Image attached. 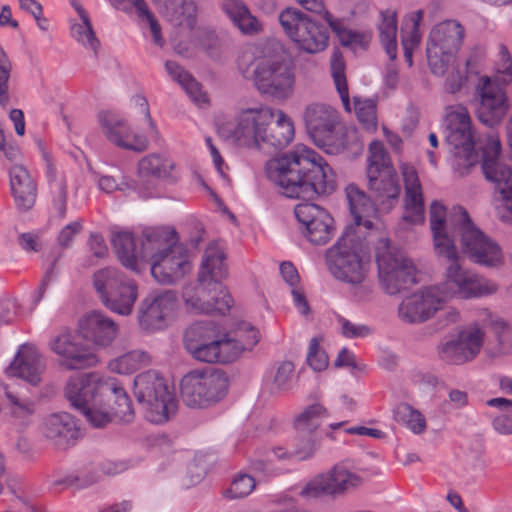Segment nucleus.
I'll return each instance as SVG.
<instances>
[{
  "instance_id": "f257e3e1",
  "label": "nucleus",
  "mask_w": 512,
  "mask_h": 512,
  "mask_svg": "<svg viewBox=\"0 0 512 512\" xmlns=\"http://www.w3.org/2000/svg\"><path fill=\"white\" fill-rule=\"evenodd\" d=\"M265 171L284 196L308 200L295 206V217L305 228L303 234L311 244H327L335 234L334 219L324 208L309 202L336 189L327 162L312 149L297 148L268 160Z\"/></svg>"
},
{
  "instance_id": "f03ea898",
  "label": "nucleus",
  "mask_w": 512,
  "mask_h": 512,
  "mask_svg": "<svg viewBox=\"0 0 512 512\" xmlns=\"http://www.w3.org/2000/svg\"><path fill=\"white\" fill-rule=\"evenodd\" d=\"M232 137L240 146L280 150L293 140L294 126L281 110L274 112L268 106L247 108L239 113Z\"/></svg>"
},
{
  "instance_id": "7ed1b4c3",
  "label": "nucleus",
  "mask_w": 512,
  "mask_h": 512,
  "mask_svg": "<svg viewBox=\"0 0 512 512\" xmlns=\"http://www.w3.org/2000/svg\"><path fill=\"white\" fill-rule=\"evenodd\" d=\"M439 209L435 208L432 221V237L434 250L439 257L445 258L449 265L445 270L444 282L437 286L440 289V295L444 297H458L460 299H472L494 294L498 286L468 270L460 263V254L456 245L448 239L443 231L439 217Z\"/></svg>"
},
{
  "instance_id": "20e7f679",
  "label": "nucleus",
  "mask_w": 512,
  "mask_h": 512,
  "mask_svg": "<svg viewBox=\"0 0 512 512\" xmlns=\"http://www.w3.org/2000/svg\"><path fill=\"white\" fill-rule=\"evenodd\" d=\"M439 209L443 231L455 245V236L459 238L461 253L473 263L484 266H496L501 262V249L472 221L468 211L455 206L449 213L443 204L433 201L430 205V228L432 229L433 212Z\"/></svg>"
},
{
  "instance_id": "39448f33",
  "label": "nucleus",
  "mask_w": 512,
  "mask_h": 512,
  "mask_svg": "<svg viewBox=\"0 0 512 512\" xmlns=\"http://www.w3.org/2000/svg\"><path fill=\"white\" fill-rule=\"evenodd\" d=\"M242 76L253 82L261 95L277 100H286L294 92L295 65L284 52L254 58L249 51H243L237 60Z\"/></svg>"
},
{
  "instance_id": "423d86ee",
  "label": "nucleus",
  "mask_w": 512,
  "mask_h": 512,
  "mask_svg": "<svg viewBox=\"0 0 512 512\" xmlns=\"http://www.w3.org/2000/svg\"><path fill=\"white\" fill-rule=\"evenodd\" d=\"M366 254L365 240L354 229L348 228L325 251L324 258L333 278L356 286L365 281L369 271V262L365 260Z\"/></svg>"
},
{
  "instance_id": "0eeeda50",
  "label": "nucleus",
  "mask_w": 512,
  "mask_h": 512,
  "mask_svg": "<svg viewBox=\"0 0 512 512\" xmlns=\"http://www.w3.org/2000/svg\"><path fill=\"white\" fill-rule=\"evenodd\" d=\"M134 395L152 423H165L177 411L175 396L157 371L149 370L135 377Z\"/></svg>"
},
{
  "instance_id": "6e6552de",
  "label": "nucleus",
  "mask_w": 512,
  "mask_h": 512,
  "mask_svg": "<svg viewBox=\"0 0 512 512\" xmlns=\"http://www.w3.org/2000/svg\"><path fill=\"white\" fill-rule=\"evenodd\" d=\"M378 274L383 290L396 295L416 283V269L411 260L397 248L391 246L388 238H380L375 248Z\"/></svg>"
},
{
  "instance_id": "1a4fd4ad",
  "label": "nucleus",
  "mask_w": 512,
  "mask_h": 512,
  "mask_svg": "<svg viewBox=\"0 0 512 512\" xmlns=\"http://www.w3.org/2000/svg\"><path fill=\"white\" fill-rule=\"evenodd\" d=\"M229 381L220 369L191 371L180 384V396L190 408H206L220 402L228 393Z\"/></svg>"
},
{
  "instance_id": "9d476101",
  "label": "nucleus",
  "mask_w": 512,
  "mask_h": 512,
  "mask_svg": "<svg viewBox=\"0 0 512 512\" xmlns=\"http://www.w3.org/2000/svg\"><path fill=\"white\" fill-rule=\"evenodd\" d=\"M93 284L106 308L123 316L132 313L138 297L134 280L114 268H105L94 274Z\"/></svg>"
},
{
  "instance_id": "9b49d317",
  "label": "nucleus",
  "mask_w": 512,
  "mask_h": 512,
  "mask_svg": "<svg viewBox=\"0 0 512 512\" xmlns=\"http://www.w3.org/2000/svg\"><path fill=\"white\" fill-rule=\"evenodd\" d=\"M464 29L459 22L447 20L436 25L430 32L426 55L431 72L443 76L454 60V54L461 47Z\"/></svg>"
},
{
  "instance_id": "f8f14e48",
  "label": "nucleus",
  "mask_w": 512,
  "mask_h": 512,
  "mask_svg": "<svg viewBox=\"0 0 512 512\" xmlns=\"http://www.w3.org/2000/svg\"><path fill=\"white\" fill-rule=\"evenodd\" d=\"M286 35L303 51L316 54L328 46L327 29L296 8L287 7L279 14Z\"/></svg>"
},
{
  "instance_id": "ddd939ff",
  "label": "nucleus",
  "mask_w": 512,
  "mask_h": 512,
  "mask_svg": "<svg viewBox=\"0 0 512 512\" xmlns=\"http://www.w3.org/2000/svg\"><path fill=\"white\" fill-rule=\"evenodd\" d=\"M80 333L67 327L51 336L48 347L58 356L59 365L67 370L86 369L94 366L98 359L88 344L82 343Z\"/></svg>"
},
{
  "instance_id": "4468645a",
  "label": "nucleus",
  "mask_w": 512,
  "mask_h": 512,
  "mask_svg": "<svg viewBox=\"0 0 512 512\" xmlns=\"http://www.w3.org/2000/svg\"><path fill=\"white\" fill-rule=\"evenodd\" d=\"M182 297L188 310L194 313H227L232 306V297L225 286L216 287L215 283L201 279L197 283L184 287Z\"/></svg>"
},
{
  "instance_id": "2eb2a0df",
  "label": "nucleus",
  "mask_w": 512,
  "mask_h": 512,
  "mask_svg": "<svg viewBox=\"0 0 512 512\" xmlns=\"http://www.w3.org/2000/svg\"><path fill=\"white\" fill-rule=\"evenodd\" d=\"M474 101L476 117L491 128L502 122L510 108L506 92L488 76L479 78Z\"/></svg>"
},
{
  "instance_id": "dca6fc26",
  "label": "nucleus",
  "mask_w": 512,
  "mask_h": 512,
  "mask_svg": "<svg viewBox=\"0 0 512 512\" xmlns=\"http://www.w3.org/2000/svg\"><path fill=\"white\" fill-rule=\"evenodd\" d=\"M501 143L490 138L482 150L481 168L487 181L494 183L503 200L512 199V167L499 162Z\"/></svg>"
},
{
  "instance_id": "f3484780",
  "label": "nucleus",
  "mask_w": 512,
  "mask_h": 512,
  "mask_svg": "<svg viewBox=\"0 0 512 512\" xmlns=\"http://www.w3.org/2000/svg\"><path fill=\"white\" fill-rule=\"evenodd\" d=\"M444 304L438 287H428L406 297L400 304V319L409 324L422 323L430 319Z\"/></svg>"
},
{
  "instance_id": "a211bd4d",
  "label": "nucleus",
  "mask_w": 512,
  "mask_h": 512,
  "mask_svg": "<svg viewBox=\"0 0 512 512\" xmlns=\"http://www.w3.org/2000/svg\"><path fill=\"white\" fill-rule=\"evenodd\" d=\"M178 306L173 290H165L154 297L144 299L139 308V325L146 331H157L166 327L167 320Z\"/></svg>"
},
{
  "instance_id": "6ab92c4d",
  "label": "nucleus",
  "mask_w": 512,
  "mask_h": 512,
  "mask_svg": "<svg viewBox=\"0 0 512 512\" xmlns=\"http://www.w3.org/2000/svg\"><path fill=\"white\" fill-rule=\"evenodd\" d=\"M484 333L478 327L459 332L456 339L438 346L439 357L448 363L463 364L473 360L480 352Z\"/></svg>"
},
{
  "instance_id": "aec40b11",
  "label": "nucleus",
  "mask_w": 512,
  "mask_h": 512,
  "mask_svg": "<svg viewBox=\"0 0 512 512\" xmlns=\"http://www.w3.org/2000/svg\"><path fill=\"white\" fill-rule=\"evenodd\" d=\"M105 381L106 379H101L94 373L71 377L65 386V397L79 412L91 405H100L102 404L100 391Z\"/></svg>"
},
{
  "instance_id": "412c9836",
  "label": "nucleus",
  "mask_w": 512,
  "mask_h": 512,
  "mask_svg": "<svg viewBox=\"0 0 512 512\" xmlns=\"http://www.w3.org/2000/svg\"><path fill=\"white\" fill-rule=\"evenodd\" d=\"M304 121L308 134L318 145L333 142L339 114L332 106L324 103L308 105L304 111Z\"/></svg>"
},
{
  "instance_id": "4be33fe9",
  "label": "nucleus",
  "mask_w": 512,
  "mask_h": 512,
  "mask_svg": "<svg viewBox=\"0 0 512 512\" xmlns=\"http://www.w3.org/2000/svg\"><path fill=\"white\" fill-rule=\"evenodd\" d=\"M41 431L44 438L60 451L74 446L80 437L75 418L67 412L53 413L45 417Z\"/></svg>"
},
{
  "instance_id": "5701e85b",
  "label": "nucleus",
  "mask_w": 512,
  "mask_h": 512,
  "mask_svg": "<svg viewBox=\"0 0 512 512\" xmlns=\"http://www.w3.org/2000/svg\"><path fill=\"white\" fill-rule=\"evenodd\" d=\"M102 132L114 145L136 152H142L148 147L146 137L132 133L128 124L119 115L102 111L98 114Z\"/></svg>"
},
{
  "instance_id": "b1692460",
  "label": "nucleus",
  "mask_w": 512,
  "mask_h": 512,
  "mask_svg": "<svg viewBox=\"0 0 512 512\" xmlns=\"http://www.w3.org/2000/svg\"><path fill=\"white\" fill-rule=\"evenodd\" d=\"M191 271L185 248L178 243L151 263V274L163 285H171Z\"/></svg>"
},
{
  "instance_id": "393cba45",
  "label": "nucleus",
  "mask_w": 512,
  "mask_h": 512,
  "mask_svg": "<svg viewBox=\"0 0 512 512\" xmlns=\"http://www.w3.org/2000/svg\"><path fill=\"white\" fill-rule=\"evenodd\" d=\"M367 195L375 204L390 209L397 202L400 195V185L396 170L384 168L383 171L374 168L367 169Z\"/></svg>"
},
{
  "instance_id": "a878e982",
  "label": "nucleus",
  "mask_w": 512,
  "mask_h": 512,
  "mask_svg": "<svg viewBox=\"0 0 512 512\" xmlns=\"http://www.w3.org/2000/svg\"><path fill=\"white\" fill-rule=\"evenodd\" d=\"M80 336L96 346L107 347L118 334V325L100 311L85 314L78 324Z\"/></svg>"
},
{
  "instance_id": "bb28decb",
  "label": "nucleus",
  "mask_w": 512,
  "mask_h": 512,
  "mask_svg": "<svg viewBox=\"0 0 512 512\" xmlns=\"http://www.w3.org/2000/svg\"><path fill=\"white\" fill-rule=\"evenodd\" d=\"M259 342L258 330L249 323H242L235 335L218 337L220 363H230L238 359L245 350H251Z\"/></svg>"
},
{
  "instance_id": "cd10ccee",
  "label": "nucleus",
  "mask_w": 512,
  "mask_h": 512,
  "mask_svg": "<svg viewBox=\"0 0 512 512\" xmlns=\"http://www.w3.org/2000/svg\"><path fill=\"white\" fill-rule=\"evenodd\" d=\"M44 369L45 365L37 349L32 345L26 344L22 345L18 350L9 366L8 372L12 376L24 379L33 386H38Z\"/></svg>"
},
{
  "instance_id": "c85d7f7f",
  "label": "nucleus",
  "mask_w": 512,
  "mask_h": 512,
  "mask_svg": "<svg viewBox=\"0 0 512 512\" xmlns=\"http://www.w3.org/2000/svg\"><path fill=\"white\" fill-rule=\"evenodd\" d=\"M10 190L17 209L29 211L36 202L37 185L28 170L20 164L12 165L9 170Z\"/></svg>"
},
{
  "instance_id": "c756f323",
  "label": "nucleus",
  "mask_w": 512,
  "mask_h": 512,
  "mask_svg": "<svg viewBox=\"0 0 512 512\" xmlns=\"http://www.w3.org/2000/svg\"><path fill=\"white\" fill-rule=\"evenodd\" d=\"M177 233L161 227H149L143 230L139 255L151 263L177 244Z\"/></svg>"
},
{
  "instance_id": "7c9ffc66",
  "label": "nucleus",
  "mask_w": 512,
  "mask_h": 512,
  "mask_svg": "<svg viewBox=\"0 0 512 512\" xmlns=\"http://www.w3.org/2000/svg\"><path fill=\"white\" fill-rule=\"evenodd\" d=\"M102 403L105 402L107 409L113 416L121 422L130 423L134 419V410L132 402L125 389L116 379H106L104 386L100 391Z\"/></svg>"
},
{
  "instance_id": "2f4dec72",
  "label": "nucleus",
  "mask_w": 512,
  "mask_h": 512,
  "mask_svg": "<svg viewBox=\"0 0 512 512\" xmlns=\"http://www.w3.org/2000/svg\"><path fill=\"white\" fill-rule=\"evenodd\" d=\"M226 255L216 242L210 243L204 251L198 276L204 281H213L216 287L224 286L222 281L228 275Z\"/></svg>"
},
{
  "instance_id": "473e14b6",
  "label": "nucleus",
  "mask_w": 512,
  "mask_h": 512,
  "mask_svg": "<svg viewBox=\"0 0 512 512\" xmlns=\"http://www.w3.org/2000/svg\"><path fill=\"white\" fill-rule=\"evenodd\" d=\"M159 12L174 26L196 23V6L192 0H154Z\"/></svg>"
},
{
  "instance_id": "72a5a7b5",
  "label": "nucleus",
  "mask_w": 512,
  "mask_h": 512,
  "mask_svg": "<svg viewBox=\"0 0 512 512\" xmlns=\"http://www.w3.org/2000/svg\"><path fill=\"white\" fill-rule=\"evenodd\" d=\"M328 490V496L339 497L350 489L358 487L362 478L349 471L343 462L335 464L330 470L322 473Z\"/></svg>"
},
{
  "instance_id": "f704fd0d",
  "label": "nucleus",
  "mask_w": 512,
  "mask_h": 512,
  "mask_svg": "<svg viewBox=\"0 0 512 512\" xmlns=\"http://www.w3.org/2000/svg\"><path fill=\"white\" fill-rule=\"evenodd\" d=\"M346 195L355 224L370 229L373 223L369 218L375 214L376 204L354 184L347 186Z\"/></svg>"
},
{
  "instance_id": "c9c22d12",
  "label": "nucleus",
  "mask_w": 512,
  "mask_h": 512,
  "mask_svg": "<svg viewBox=\"0 0 512 512\" xmlns=\"http://www.w3.org/2000/svg\"><path fill=\"white\" fill-rule=\"evenodd\" d=\"M446 140L455 148H463L469 152L474 149L470 117L464 113H455L449 116V126Z\"/></svg>"
},
{
  "instance_id": "e433bc0d",
  "label": "nucleus",
  "mask_w": 512,
  "mask_h": 512,
  "mask_svg": "<svg viewBox=\"0 0 512 512\" xmlns=\"http://www.w3.org/2000/svg\"><path fill=\"white\" fill-rule=\"evenodd\" d=\"M111 242L122 265L138 273L140 271L138 259H141V257L133 234L129 232L115 233L112 236Z\"/></svg>"
},
{
  "instance_id": "4c0bfd02",
  "label": "nucleus",
  "mask_w": 512,
  "mask_h": 512,
  "mask_svg": "<svg viewBox=\"0 0 512 512\" xmlns=\"http://www.w3.org/2000/svg\"><path fill=\"white\" fill-rule=\"evenodd\" d=\"M222 7L242 33L255 34L260 30L259 21L241 0H224Z\"/></svg>"
},
{
  "instance_id": "58836bf2",
  "label": "nucleus",
  "mask_w": 512,
  "mask_h": 512,
  "mask_svg": "<svg viewBox=\"0 0 512 512\" xmlns=\"http://www.w3.org/2000/svg\"><path fill=\"white\" fill-rule=\"evenodd\" d=\"M325 20L332 31L339 38L340 43L345 47L367 48L372 38L371 31H356L345 28L340 20L334 19L329 12H325Z\"/></svg>"
},
{
  "instance_id": "ea45409f",
  "label": "nucleus",
  "mask_w": 512,
  "mask_h": 512,
  "mask_svg": "<svg viewBox=\"0 0 512 512\" xmlns=\"http://www.w3.org/2000/svg\"><path fill=\"white\" fill-rule=\"evenodd\" d=\"M381 23L378 26L380 42L384 47L390 60L396 59L397 56V19L396 12L385 10L381 12Z\"/></svg>"
},
{
  "instance_id": "a19ab883",
  "label": "nucleus",
  "mask_w": 512,
  "mask_h": 512,
  "mask_svg": "<svg viewBox=\"0 0 512 512\" xmlns=\"http://www.w3.org/2000/svg\"><path fill=\"white\" fill-rule=\"evenodd\" d=\"M219 336L214 322L199 321L190 325L184 333V346L187 351L201 344L208 343Z\"/></svg>"
},
{
  "instance_id": "79ce46f5",
  "label": "nucleus",
  "mask_w": 512,
  "mask_h": 512,
  "mask_svg": "<svg viewBox=\"0 0 512 512\" xmlns=\"http://www.w3.org/2000/svg\"><path fill=\"white\" fill-rule=\"evenodd\" d=\"M393 418L414 434H422L426 430V420L423 414L407 403H399L395 406Z\"/></svg>"
},
{
  "instance_id": "37998d69",
  "label": "nucleus",
  "mask_w": 512,
  "mask_h": 512,
  "mask_svg": "<svg viewBox=\"0 0 512 512\" xmlns=\"http://www.w3.org/2000/svg\"><path fill=\"white\" fill-rule=\"evenodd\" d=\"M327 416V409L323 405H310L295 418L294 428L296 432L316 434V430Z\"/></svg>"
},
{
  "instance_id": "c03bdc74",
  "label": "nucleus",
  "mask_w": 512,
  "mask_h": 512,
  "mask_svg": "<svg viewBox=\"0 0 512 512\" xmlns=\"http://www.w3.org/2000/svg\"><path fill=\"white\" fill-rule=\"evenodd\" d=\"M151 363L150 355L143 350L129 351L110 363L113 371L119 374H131Z\"/></svg>"
},
{
  "instance_id": "a18cd8bd",
  "label": "nucleus",
  "mask_w": 512,
  "mask_h": 512,
  "mask_svg": "<svg viewBox=\"0 0 512 512\" xmlns=\"http://www.w3.org/2000/svg\"><path fill=\"white\" fill-rule=\"evenodd\" d=\"M174 168V163L161 154H150L138 163V171L143 176L167 178Z\"/></svg>"
},
{
  "instance_id": "49530a36",
  "label": "nucleus",
  "mask_w": 512,
  "mask_h": 512,
  "mask_svg": "<svg viewBox=\"0 0 512 512\" xmlns=\"http://www.w3.org/2000/svg\"><path fill=\"white\" fill-rule=\"evenodd\" d=\"M331 74L346 111H351L349 102L348 85L345 76V62L342 53L334 50L331 56Z\"/></svg>"
},
{
  "instance_id": "de8ad7c7",
  "label": "nucleus",
  "mask_w": 512,
  "mask_h": 512,
  "mask_svg": "<svg viewBox=\"0 0 512 512\" xmlns=\"http://www.w3.org/2000/svg\"><path fill=\"white\" fill-rule=\"evenodd\" d=\"M487 405L500 409L501 413L493 418L492 426L502 435L512 434V400L506 398H492Z\"/></svg>"
},
{
  "instance_id": "09e8293b",
  "label": "nucleus",
  "mask_w": 512,
  "mask_h": 512,
  "mask_svg": "<svg viewBox=\"0 0 512 512\" xmlns=\"http://www.w3.org/2000/svg\"><path fill=\"white\" fill-rule=\"evenodd\" d=\"M320 447V438L316 434L296 432L291 455L299 461H307L314 457Z\"/></svg>"
},
{
  "instance_id": "8fccbe9b",
  "label": "nucleus",
  "mask_w": 512,
  "mask_h": 512,
  "mask_svg": "<svg viewBox=\"0 0 512 512\" xmlns=\"http://www.w3.org/2000/svg\"><path fill=\"white\" fill-rule=\"evenodd\" d=\"M405 208L406 214L403 219L410 223L423 222L424 205L421 193V187L405 189Z\"/></svg>"
},
{
  "instance_id": "3c124183",
  "label": "nucleus",
  "mask_w": 512,
  "mask_h": 512,
  "mask_svg": "<svg viewBox=\"0 0 512 512\" xmlns=\"http://www.w3.org/2000/svg\"><path fill=\"white\" fill-rule=\"evenodd\" d=\"M354 107L358 120L367 131H375L377 128L376 103L374 100L367 99L361 101L354 97Z\"/></svg>"
},
{
  "instance_id": "603ef678",
  "label": "nucleus",
  "mask_w": 512,
  "mask_h": 512,
  "mask_svg": "<svg viewBox=\"0 0 512 512\" xmlns=\"http://www.w3.org/2000/svg\"><path fill=\"white\" fill-rule=\"evenodd\" d=\"M71 35L79 43L89 47L95 54L100 47V42L97 39L92 23L88 19V23H75L71 26Z\"/></svg>"
},
{
  "instance_id": "864d4df0",
  "label": "nucleus",
  "mask_w": 512,
  "mask_h": 512,
  "mask_svg": "<svg viewBox=\"0 0 512 512\" xmlns=\"http://www.w3.org/2000/svg\"><path fill=\"white\" fill-rule=\"evenodd\" d=\"M50 179V190L53 196V204L58 210L60 217H64L66 214V202H67V184L66 180L61 177L57 178L54 171L49 169Z\"/></svg>"
},
{
  "instance_id": "5fc2aeb1",
  "label": "nucleus",
  "mask_w": 512,
  "mask_h": 512,
  "mask_svg": "<svg viewBox=\"0 0 512 512\" xmlns=\"http://www.w3.org/2000/svg\"><path fill=\"white\" fill-rule=\"evenodd\" d=\"M255 486L256 482L252 476L240 473L234 478L224 495L229 499L244 498L254 490Z\"/></svg>"
},
{
  "instance_id": "6e6d98bb",
  "label": "nucleus",
  "mask_w": 512,
  "mask_h": 512,
  "mask_svg": "<svg viewBox=\"0 0 512 512\" xmlns=\"http://www.w3.org/2000/svg\"><path fill=\"white\" fill-rule=\"evenodd\" d=\"M12 72V62L0 45V106L6 107L10 101L9 79Z\"/></svg>"
},
{
  "instance_id": "4d7b16f0",
  "label": "nucleus",
  "mask_w": 512,
  "mask_h": 512,
  "mask_svg": "<svg viewBox=\"0 0 512 512\" xmlns=\"http://www.w3.org/2000/svg\"><path fill=\"white\" fill-rule=\"evenodd\" d=\"M6 397L9 401V411L11 416L20 423H25L26 420L34 413L35 408L32 401L19 398L10 392H6Z\"/></svg>"
},
{
  "instance_id": "13d9d810",
  "label": "nucleus",
  "mask_w": 512,
  "mask_h": 512,
  "mask_svg": "<svg viewBox=\"0 0 512 512\" xmlns=\"http://www.w3.org/2000/svg\"><path fill=\"white\" fill-rule=\"evenodd\" d=\"M367 161V169L374 168L383 171L384 168H393L388 153L381 141H373L370 143Z\"/></svg>"
},
{
  "instance_id": "bf43d9fd",
  "label": "nucleus",
  "mask_w": 512,
  "mask_h": 512,
  "mask_svg": "<svg viewBox=\"0 0 512 512\" xmlns=\"http://www.w3.org/2000/svg\"><path fill=\"white\" fill-rule=\"evenodd\" d=\"M336 135L333 134V142L331 144H322L329 146L331 149L327 150L328 153H339L343 150L352 149L357 146V135L355 131L347 130L345 128L335 129Z\"/></svg>"
},
{
  "instance_id": "052dcab7",
  "label": "nucleus",
  "mask_w": 512,
  "mask_h": 512,
  "mask_svg": "<svg viewBox=\"0 0 512 512\" xmlns=\"http://www.w3.org/2000/svg\"><path fill=\"white\" fill-rule=\"evenodd\" d=\"M306 360L308 365L316 372H321L328 367L329 357L320 348L319 340L316 337H313L309 342Z\"/></svg>"
},
{
  "instance_id": "680f3d73",
  "label": "nucleus",
  "mask_w": 512,
  "mask_h": 512,
  "mask_svg": "<svg viewBox=\"0 0 512 512\" xmlns=\"http://www.w3.org/2000/svg\"><path fill=\"white\" fill-rule=\"evenodd\" d=\"M86 420L95 428H102L111 422L113 414L107 409L105 402L100 405H91L81 411Z\"/></svg>"
},
{
  "instance_id": "e2e57ef3",
  "label": "nucleus",
  "mask_w": 512,
  "mask_h": 512,
  "mask_svg": "<svg viewBox=\"0 0 512 512\" xmlns=\"http://www.w3.org/2000/svg\"><path fill=\"white\" fill-rule=\"evenodd\" d=\"M295 367L290 361L281 362L275 371L272 390L274 392L286 391L290 388V381L294 374Z\"/></svg>"
},
{
  "instance_id": "0e129e2a",
  "label": "nucleus",
  "mask_w": 512,
  "mask_h": 512,
  "mask_svg": "<svg viewBox=\"0 0 512 512\" xmlns=\"http://www.w3.org/2000/svg\"><path fill=\"white\" fill-rule=\"evenodd\" d=\"M194 359L206 363H220L218 337L188 351Z\"/></svg>"
},
{
  "instance_id": "69168bd1",
  "label": "nucleus",
  "mask_w": 512,
  "mask_h": 512,
  "mask_svg": "<svg viewBox=\"0 0 512 512\" xmlns=\"http://www.w3.org/2000/svg\"><path fill=\"white\" fill-rule=\"evenodd\" d=\"M300 495L306 499L328 496V490L322 473L313 477L301 490Z\"/></svg>"
},
{
  "instance_id": "338daca9",
  "label": "nucleus",
  "mask_w": 512,
  "mask_h": 512,
  "mask_svg": "<svg viewBox=\"0 0 512 512\" xmlns=\"http://www.w3.org/2000/svg\"><path fill=\"white\" fill-rule=\"evenodd\" d=\"M190 98L198 105L208 103L206 93L202 91V86L190 74L188 79L181 85Z\"/></svg>"
},
{
  "instance_id": "774afa93",
  "label": "nucleus",
  "mask_w": 512,
  "mask_h": 512,
  "mask_svg": "<svg viewBox=\"0 0 512 512\" xmlns=\"http://www.w3.org/2000/svg\"><path fill=\"white\" fill-rule=\"evenodd\" d=\"M82 230V224L80 221L72 222L60 231L57 241L62 248H68L74 239V236L80 233Z\"/></svg>"
}]
</instances>
